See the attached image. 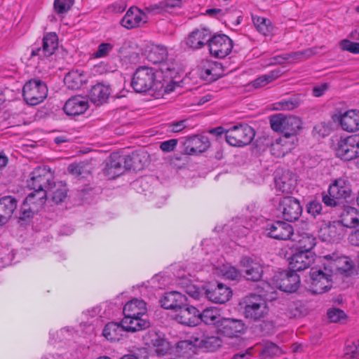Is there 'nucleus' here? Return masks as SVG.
Wrapping results in <instances>:
<instances>
[{"label":"nucleus","mask_w":359,"mask_h":359,"mask_svg":"<svg viewBox=\"0 0 359 359\" xmlns=\"http://www.w3.org/2000/svg\"><path fill=\"white\" fill-rule=\"evenodd\" d=\"M177 72L172 65H163L156 71L147 66L139 67L135 72L131 86L137 93L151 90L157 96H164L180 87Z\"/></svg>","instance_id":"nucleus-1"},{"label":"nucleus","mask_w":359,"mask_h":359,"mask_svg":"<svg viewBox=\"0 0 359 359\" xmlns=\"http://www.w3.org/2000/svg\"><path fill=\"white\" fill-rule=\"evenodd\" d=\"M53 174L48 166L36 168L29 175L28 187L34 190L36 197L46 200L48 189L53 184Z\"/></svg>","instance_id":"nucleus-2"},{"label":"nucleus","mask_w":359,"mask_h":359,"mask_svg":"<svg viewBox=\"0 0 359 359\" xmlns=\"http://www.w3.org/2000/svg\"><path fill=\"white\" fill-rule=\"evenodd\" d=\"M299 284L300 278L296 273L282 271L276 273L269 283H264L263 289L266 293H273L274 288L285 292H294Z\"/></svg>","instance_id":"nucleus-3"},{"label":"nucleus","mask_w":359,"mask_h":359,"mask_svg":"<svg viewBox=\"0 0 359 359\" xmlns=\"http://www.w3.org/2000/svg\"><path fill=\"white\" fill-rule=\"evenodd\" d=\"M321 266L313 267L310 271V290L314 294H323L330 290L333 284L332 270L320 259Z\"/></svg>","instance_id":"nucleus-4"},{"label":"nucleus","mask_w":359,"mask_h":359,"mask_svg":"<svg viewBox=\"0 0 359 359\" xmlns=\"http://www.w3.org/2000/svg\"><path fill=\"white\" fill-rule=\"evenodd\" d=\"M271 128L276 132L283 133L287 137L297 138L296 135L302 129V120L292 115L286 116L283 114L273 115L270 118Z\"/></svg>","instance_id":"nucleus-5"},{"label":"nucleus","mask_w":359,"mask_h":359,"mask_svg":"<svg viewBox=\"0 0 359 359\" xmlns=\"http://www.w3.org/2000/svg\"><path fill=\"white\" fill-rule=\"evenodd\" d=\"M244 316L245 318L257 321L265 318L269 308L264 299L260 295H250L244 300Z\"/></svg>","instance_id":"nucleus-6"},{"label":"nucleus","mask_w":359,"mask_h":359,"mask_svg":"<svg viewBox=\"0 0 359 359\" xmlns=\"http://www.w3.org/2000/svg\"><path fill=\"white\" fill-rule=\"evenodd\" d=\"M255 137V131L247 124L234 126L226 131V141L233 147L249 144Z\"/></svg>","instance_id":"nucleus-7"},{"label":"nucleus","mask_w":359,"mask_h":359,"mask_svg":"<svg viewBox=\"0 0 359 359\" xmlns=\"http://www.w3.org/2000/svg\"><path fill=\"white\" fill-rule=\"evenodd\" d=\"M48 88L45 83L39 79L27 81L22 89V96L25 102L30 105H36L42 102L47 97Z\"/></svg>","instance_id":"nucleus-8"},{"label":"nucleus","mask_w":359,"mask_h":359,"mask_svg":"<svg viewBox=\"0 0 359 359\" xmlns=\"http://www.w3.org/2000/svg\"><path fill=\"white\" fill-rule=\"evenodd\" d=\"M336 154L344 161H351L359 157V135L341 138L337 144Z\"/></svg>","instance_id":"nucleus-9"},{"label":"nucleus","mask_w":359,"mask_h":359,"mask_svg":"<svg viewBox=\"0 0 359 359\" xmlns=\"http://www.w3.org/2000/svg\"><path fill=\"white\" fill-rule=\"evenodd\" d=\"M246 327L242 320L236 318H222L218 322L217 332L228 338H237L245 333Z\"/></svg>","instance_id":"nucleus-10"},{"label":"nucleus","mask_w":359,"mask_h":359,"mask_svg":"<svg viewBox=\"0 0 359 359\" xmlns=\"http://www.w3.org/2000/svg\"><path fill=\"white\" fill-rule=\"evenodd\" d=\"M210 53L218 58H224L228 55L232 50V40L225 34H218L214 36H210L209 41Z\"/></svg>","instance_id":"nucleus-11"},{"label":"nucleus","mask_w":359,"mask_h":359,"mask_svg":"<svg viewBox=\"0 0 359 359\" xmlns=\"http://www.w3.org/2000/svg\"><path fill=\"white\" fill-rule=\"evenodd\" d=\"M144 54L149 62L154 65L159 64L160 67L166 65H172L175 68L173 63L168 62V52L164 46L154 43L147 44L144 48Z\"/></svg>","instance_id":"nucleus-12"},{"label":"nucleus","mask_w":359,"mask_h":359,"mask_svg":"<svg viewBox=\"0 0 359 359\" xmlns=\"http://www.w3.org/2000/svg\"><path fill=\"white\" fill-rule=\"evenodd\" d=\"M278 209L283 218L289 222L298 219L302 212L299 201L290 196L283 197L280 200Z\"/></svg>","instance_id":"nucleus-13"},{"label":"nucleus","mask_w":359,"mask_h":359,"mask_svg":"<svg viewBox=\"0 0 359 359\" xmlns=\"http://www.w3.org/2000/svg\"><path fill=\"white\" fill-rule=\"evenodd\" d=\"M334 274L336 272L344 273L350 271L353 267L351 259L340 255L338 252H332L320 257Z\"/></svg>","instance_id":"nucleus-14"},{"label":"nucleus","mask_w":359,"mask_h":359,"mask_svg":"<svg viewBox=\"0 0 359 359\" xmlns=\"http://www.w3.org/2000/svg\"><path fill=\"white\" fill-rule=\"evenodd\" d=\"M341 129L348 133L359 130V109H348L337 115Z\"/></svg>","instance_id":"nucleus-15"},{"label":"nucleus","mask_w":359,"mask_h":359,"mask_svg":"<svg viewBox=\"0 0 359 359\" xmlns=\"http://www.w3.org/2000/svg\"><path fill=\"white\" fill-rule=\"evenodd\" d=\"M267 235L277 240H291L293 235V228L291 224L277 221L268 225L266 229Z\"/></svg>","instance_id":"nucleus-16"},{"label":"nucleus","mask_w":359,"mask_h":359,"mask_svg":"<svg viewBox=\"0 0 359 359\" xmlns=\"http://www.w3.org/2000/svg\"><path fill=\"white\" fill-rule=\"evenodd\" d=\"M316 255L311 250H300L290 258V266L293 271L308 269L315 261Z\"/></svg>","instance_id":"nucleus-17"},{"label":"nucleus","mask_w":359,"mask_h":359,"mask_svg":"<svg viewBox=\"0 0 359 359\" xmlns=\"http://www.w3.org/2000/svg\"><path fill=\"white\" fill-rule=\"evenodd\" d=\"M44 203L45 201L43 198L36 197L35 194L30 193L20 208L19 218L25 220L32 217L34 214L40 210Z\"/></svg>","instance_id":"nucleus-18"},{"label":"nucleus","mask_w":359,"mask_h":359,"mask_svg":"<svg viewBox=\"0 0 359 359\" xmlns=\"http://www.w3.org/2000/svg\"><path fill=\"white\" fill-rule=\"evenodd\" d=\"M147 22L145 13L137 7H130L122 18L121 24L127 29H133L144 25Z\"/></svg>","instance_id":"nucleus-19"},{"label":"nucleus","mask_w":359,"mask_h":359,"mask_svg":"<svg viewBox=\"0 0 359 359\" xmlns=\"http://www.w3.org/2000/svg\"><path fill=\"white\" fill-rule=\"evenodd\" d=\"M198 315L199 311L196 307L184 303L177 310L175 319L181 324L194 326L198 323Z\"/></svg>","instance_id":"nucleus-20"},{"label":"nucleus","mask_w":359,"mask_h":359,"mask_svg":"<svg viewBox=\"0 0 359 359\" xmlns=\"http://www.w3.org/2000/svg\"><path fill=\"white\" fill-rule=\"evenodd\" d=\"M211 32L206 28H197L188 34L186 44L192 49H199L203 47L210 40Z\"/></svg>","instance_id":"nucleus-21"},{"label":"nucleus","mask_w":359,"mask_h":359,"mask_svg":"<svg viewBox=\"0 0 359 359\" xmlns=\"http://www.w3.org/2000/svg\"><path fill=\"white\" fill-rule=\"evenodd\" d=\"M241 266L245 269V278L252 281L260 280L263 273L262 264L259 261L245 257L241 260Z\"/></svg>","instance_id":"nucleus-22"},{"label":"nucleus","mask_w":359,"mask_h":359,"mask_svg":"<svg viewBox=\"0 0 359 359\" xmlns=\"http://www.w3.org/2000/svg\"><path fill=\"white\" fill-rule=\"evenodd\" d=\"M88 102L85 97L80 95L70 97L63 107L69 116H78L83 114L88 108Z\"/></svg>","instance_id":"nucleus-23"},{"label":"nucleus","mask_w":359,"mask_h":359,"mask_svg":"<svg viewBox=\"0 0 359 359\" xmlns=\"http://www.w3.org/2000/svg\"><path fill=\"white\" fill-rule=\"evenodd\" d=\"M58 46V38L55 33L46 34L43 39L42 47L33 50L32 55L48 57L53 54Z\"/></svg>","instance_id":"nucleus-24"},{"label":"nucleus","mask_w":359,"mask_h":359,"mask_svg":"<svg viewBox=\"0 0 359 359\" xmlns=\"http://www.w3.org/2000/svg\"><path fill=\"white\" fill-rule=\"evenodd\" d=\"M297 138L290 139L287 136H282L271 143L270 151L276 157L284 156L295 147Z\"/></svg>","instance_id":"nucleus-25"},{"label":"nucleus","mask_w":359,"mask_h":359,"mask_svg":"<svg viewBox=\"0 0 359 359\" xmlns=\"http://www.w3.org/2000/svg\"><path fill=\"white\" fill-rule=\"evenodd\" d=\"M328 192L333 198L345 199L351 195V184L346 177L338 178L330 185Z\"/></svg>","instance_id":"nucleus-26"},{"label":"nucleus","mask_w":359,"mask_h":359,"mask_svg":"<svg viewBox=\"0 0 359 359\" xmlns=\"http://www.w3.org/2000/svg\"><path fill=\"white\" fill-rule=\"evenodd\" d=\"M274 182L277 191L290 194L296 187L297 179L294 175L287 170L283 172L280 176H276Z\"/></svg>","instance_id":"nucleus-27"},{"label":"nucleus","mask_w":359,"mask_h":359,"mask_svg":"<svg viewBox=\"0 0 359 359\" xmlns=\"http://www.w3.org/2000/svg\"><path fill=\"white\" fill-rule=\"evenodd\" d=\"M344 235V227L339 221L333 222L320 229V236L325 241H336Z\"/></svg>","instance_id":"nucleus-28"},{"label":"nucleus","mask_w":359,"mask_h":359,"mask_svg":"<svg viewBox=\"0 0 359 359\" xmlns=\"http://www.w3.org/2000/svg\"><path fill=\"white\" fill-rule=\"evenodd\" d=\"M210 143L206 137L194 136L188 139L185 143V151L189 155L201 154L205 151Z\"/></svg>","instance_id":"nucleus-29"},{"label":"nucleus","mask_w":359,"mask_h":359,"mask_svg":"<svg viewBox=\"0 0 359 359\" xmlns=\"http://www.w3.org/2000/svg\"><path fill=\"white\" fill-rule=\"evenodd\" d=\"M291 240L296 243L297 248L304 250H311L316 245V238L308 231L297 230L292 236Z\"/></svg>","instance_id":"nucleus-30"},{"label":"nucleus","mask_w":359,"mask_h":359,"mask_svg":"<svg viewBox=\"0 0 359 359\" xmlns=\"http://www.w3.org/2000/svg\"><path fill=\"white\" fill-rule=\"evenodd\" d=\"M125 158L118 154H112L110 156L109 162L107 164L105 172L109 178H115L121 175L124 170Z\"/></svg>","instance_id":"nucleus-31"},{"label":"nucleus","mask_w":359,"mask_h":359,"mask_svg":"<svg viewBox=\"0 0 359 359\" xmlns=\"http://www.w3.org/2000/svg\"><path fill=\"white\" fill-rule=\"evenodd\" d=\"M207 297L211 302L216 304H224L229 300L231 296V290L222 283H218L215 288L206 292Z\"/></svg>","instance_id":"nucleus-32"},{"label":"nucleus","mask_w":359,"mask_h":359,"mask_svg":"<svg viewBox=\"0 0 359 359\" xmlns=\"http://www.w3.org/2000/svg\"><path fill=\"white\" fill-rule=\"evenodd\" d=\"M187 301L184 295L180 292L172 291L165 293L161 299V306L165 309H172L175 312Z\"/></svg>","instance_id":"nucleus-33"},{"label":"nucleus","mask_w":359,"mask_h":359,"mask_svg":"<svg viewBox=\"0 0 359 359\" xmlns=\"http://www.w3.org/2000/svg\"><path fill=\"white\" fill-rule=\"evenodd\" d=\"M17 201L11 196H4L0 199V225L6 224L16 209Z\"/></svg>","instance_id":"nucleus-34"},{"label":"nucleus","mask_w":359,"mask_h":359,"mask_svg":"<svg viewBox=\"0 0 359 359\" xmlns=\"http://www.w3.org/2000/svg\"><path fill=\"white\" fill-rule=\"evenodd\" d=\"M111 90L108 86L97 83L91 88L89 97L95 104L100 105L107 102Z\"/></svg>","instance_id":"nucleus-35"},{"label":"nucleus","mask_w":359,"mask_h":359,"mask_svg":"<svg viewBox=\"0 0 359 359\" xmlns=\"http://www.w3.org/2000/svg\"><path fill=\"white\" fill-rule=\"evenodd\" d=\"M143 316H124L121 323L128 332H137L149 327V322Z\"/></svg>","instance_id":"nucleus-36"},{"label":"nucleus","mask_w":359,"mask_h":359,"mask_svg":"<svg viewBox=\"0 0 359 359\" xmlns=\"http://www.w3.org/2000/svg\"><path fill=\"white\" fill-rule=\"evenodd\" d=\"M86 81V74L79 69L69 72L64 79L66 86L72 90L79 89Z\"/></svg>","instance_id":"nucleus-37"},{"label":"nucleus","mask_w":359,"mask_h":359,"mask_svg":"<svg viewBox=\"0 0 359 359\" xmlns=\"http://www.w3.org/2000/svg\"><path fill=\"white\" fill-rule=\"evenodd\" d=\"M146 313V303L141 299H134L126 303L123 307L124 316H144Z\"/></svg>","instance_id":"nucleus-38"},{"label":"nucleus","mask_w":359,"mask_h":359,"mask_svg":"<svg viewBox=\"0 0 359 359\" xmlns=\"http://www.w3.org/2000/svg\"><path fill=\"white\" fill-rule=\"evenodd\" d=\"M148 156L145 152H135L125 158L126 169L140 170L147 163Z\"/></svg>","instance_id":"nucleus-39"},{"label":"nucleus","mask_w":359,"mask_h":359,"mask_svg":"<svg viewBox=\"0 0 359 359\" xmlns=\"http://www.w3.org/2000/svg\"><path fill=\"white\" fill-rule=\"evenodd\" d=\"M344 227L353 228L359 224V210L353 207L347 206L341 214L339 221Z\"/></svg>","instance_id":"nucleus-40"},{"label":"nucleus","mask_w":359,"mask_h":359,"mask_svg":"<svg viewBox=\"0 0 359 359\" xmlns=\"http://www.w3.org/2000/svg\"><path fill=\"white\" fill-rule=\"evenodd\" d=\"M126 332L123 324L111 322L107 324L103 330L104 337L110 341H118L123 336Z\"/></svg>","instance_id":"nucleus-41"},{"label":"nucleus","mask_w":359,"mask_h":359,"mask_svg":"<svg viewBox=\"0 0 359 359\" xmlns=\"http://www.w3.org/2000/svg\"><path fill=\"white\" fill-rule=\"evenodd\" d=\"M195 345L199 348H204L208 351H214L221 346L222 341L216 336L202 334L195 337Z\"/></svg>","instance_id":"nucleus-42"},{"label":"nucleus","mask_w":359,"mask_h":359,"mask_svg":"<svg viewBox=\"0 0 359 359\" xmlns=\"http://www.w3.org/2000/svg\"><path fill=\"white\" fill-rule=\"evenodd\" d=\"M220 311L215 306L205 309L201 313L199 312L198 323L203 321L207 325H216L220 321Z\"/></svg>","instance_id":"nucleus-43"},{"label":"nucleus","mask_w":359,"mask_h":359,"mask_svg":"<svg viewBox=\"0 0 359 359\" xmlns=\"http://www.w3.org/2000/svg\"><path fill=\"white\" fill-rule=\"evenodd\" d=\"M302 96L297 95L287 100H283L273 104V109L277 111L293 110L302 103Z\"/></svg>","instance_id":"nucleus-44"},{"label":"nucleus","mask_w":359,"mask_h":359,"mask_svg":"<svg viewBox=\"0 0 359 359\" xmlns=\"http://www.w3.org/2000/svg\"><path fill=\"white\" fill-rule=\"evenodd\" d=\"M282 71L279 69L273 70L269 74L262 75L252 81L251 85L255 88L264 87L277 79L282 74Z\"/></svg>","instance_id":"nucleus-45"},{"label":"nucleus","mask_w":359,"mask_h":359,"mask_svg":"<svg viewBox=\"0 0 359 359\" xmlns=\"http://www.w3.org/2000/svg\"><path fill=\"white\" fill-rule=\"evenodd\" d=\"M67 189L62 182L53 183L48 189L47 194L52 196L53 201L55 203H60L64 201L67 196Z\"/></svg>","instance_id":"nucleus-46"},{"label":"nucleus","mask_w":359,"mask_h":359,"mask_svg":"<svg viewBox=\"0 0 359 359\" xmlns=\"http://www.w3.org/2000/svg\"><path fill=\"white\" fill-rule=\"evenodd\" d=\"M253 21L257 29L263 35L268 36L273 33V27L269 19L257 17L253 18Z\"/></svg>","instance_id":"nucleus-47"},{"label":"nucleus","mask_w":359,"mask_h":359,"mask_svg":"<svg viewBox=\"0 0 359 359\" xmlns=\"http://www.w3.org/2000/svg\"><path fill=\"white\" fill-rule=\"evenodd\" d=\"M151 344L155 348V352L158 355H165L170 348V343L157 334L153 336Z\"/></svg>","instance_id":"nucleus-48"},{"label":"nucleus","mask_w":359,"mask_h":359,"mask_svg":"<svg viewBox=\"0 0 359 359\" xmlns=\"http://www.w3.org/2000/svg\"><path fill=\"white\" fill-rule=\"evenodd\" d=\"M182 5V0H165L159 2L158 4L152 6L150 11L159 13L161 11L169 12L170 9L181 7Z\"/></svg>","instance_id":"nucleus-49"},{"label":"nucleus","mask_w":359,"mask_h":359,"mask_svg":"<svg viewBox=\"0 0 359 359\" xmlns=\"http://www.w3.org/2000/svg\"><path fill=\"white\" fill-rule=\"evenodd\" d=\"M217 273L230 280H238L241 277L240 271L229 264L222 265L217 268Z\"/></svg>","instance_id":"nucleus-50"},{"label":"nucleus","mask_w":359,"mask_h":359,"mask_svg":"<svg viewBox=\"0 0 359 359\" xmlns=\"http://www.w3.org/2000/svg\"><path fill=\"white\" fill-rule=\"evenodd\" d=\"M283 353V350L273 343H266L260 355L262 359L271 358L277 356H280Z\"/></svg>","instance_id":"nucleus-51"},{"label":"nucleus","mask_w":359,"mask_h":359,"mask_svg":"<svg viewBox=\"0 0 359 359\" xmlns=\"http://www.w3.org/2000/svg\"><path fill=\"white\" fill-rule=\"evenodd\" d=\"M195 337H192L190 340L181 341L177 344L178 351L182 355H191L196 353L198 346L195 345Z\"/></svg>","instance_id":"nucleus-52"},{"label":"nucleus","mask_w":359,"mask_h":359,"mask_svg":"<svg viewBox=\"0 0 359 359\" xmlns=\"http://www.w3.org/2000/svg\"><path fill=\"white\" fill-rule=\"evenodd\" d=\"M217 65L215 63L206 62L201 67V75L206 81H211L217 79L216 69Z\"/></svg>","instance_id":"nucleus-53"},{"label":"nucleus","mask_w":359,"mask_h":359,"mask_svg":"<svg viewBox=\"0 0 359 359\" xmlns=\"http://www.w3.org/2000/svg\"><path fill=\"white\" fill-rule=\"evenodd\" d=\"M316 51L313 49L309 48L304 50L297 51L289 54H285V56L287 57V60L297 61L303 59L309 58L311 56L316 54Z\"/></svg>","instance_id":"nucleus-54"},{"label":"nucleus","mask_w":359,"mask_h":359,"mask_svg":"<svg viewBox=\"0 0 359 359\" xmlns=\"http://www.w3.org/2000/svg\"><path fill=\"white\" fill-rule=\"evenodd\" d=\"M114 47V44L110 42L101 43L95 52L93 53V57L102 58L109 55Z\"/></svg>","instance_id":"nucleus-55"},{"label":"nucleus","mask_w":359,"mask_h":359,"mask_svg":"<svg viewBox=\"0 0 359 359\" xmlns=\"http://www.w3.org/2000/svg\"><path fill=\"white\" fill-rule=\"evenodd\" d=\"M346 359H359V340L352 341L346 346Z\"/></svg>","instance_id":"nucleus-56"},{"label":"nucleus","mask_w":359,"mask_h":359,"mask_svg":"<svg viewBox=\"0 0 359 359\" xmlns=\"http://www.w3.org/2000/svg\"><path fill=\"white\" fill-rule=\"evenodd\" d=\"M74 4V0H55L54 8L58 14L67 13Z\"/></svg>","instance_id":"nucleus-57"},{"label":"nucleus","mask_w":359,"mask_h":359,"mask_svg":"<svg viewBox=\"0 0 359 359\" xmlns=\"http://www.w3.org/2000/svg\"><path fill=\"white\" fill-rule=\"evenodd\" d=\"M327 318L332 323H339L346 318L344 312L339 309H330L327 311Z\"/></svg>","instance_id":"nucleus-58"},{"label":"nucleus","mask_w":359,"mask_h":359,"mask_svg":"<svg viewBox=\"0 0 359 359\" xmlns=\"http://www.w3.org/2000/svg\"><path fill=\"white\" fill-rule=\"evenodd\" d=\"M341 50L348 51L353 54L359 53V43L352 42L348 39H343L339 43Z\"/></svg>","instance_id":"nucleus-59"},{"label":"nucleus","mask_w":359,"mask_h":359,"mask_svg":"<svg viewBox=\"0 0 359 359\" xmlns=\"http://www.w3.org/2000/svg\"><path fill=\"white\" fill-rule=\"evenodd\" d=\"M177 144L176 139H171L161 143L160 148L164 152L172 151Z\"/></svg>","instance_id":"nucleus-60"},{"label":"nucleus","mask_w":359,"mask_h":359,"mask_svg":"<svg viewBox=\"0 0 359 359\" xmlns=\"http://www.w3.org/2000/svg\"><path fill=\"white\" fill-rule=\"evenodd\" d=\"M313 131L315 134H318L320 137H325L328 135L330 128L325 123H320L314 126Z\"/></svg>","instance_id":"nucleus-61"},{"label":"nucleus","mask_w":359,"mask_h":359,"mask_svg":"<svg viewBox=\"0 0 359 359\" xmlns=\"http://www.w3.org/2000/svg\"><path fill=\"white\" fill-rule=\"evenodd\" d=\"M322 210L321 205L318 202H311L307 205V211L312 216L318 215Z\"/></svg>","instance_id":"nucleus-62"},{"label":"nucleus","mask_w":359,"mask_h":359,"mask_svg":"<svg viewBox=\"0 0 359 359\" xmlns=\"http://www.w3.org/2000/svg\"><path fill=\"white\" fill-rule=\"evenodd\" d=\"M186 128L185 121L172 123L169 125V130L172 133H178Z\"/></svg>","instance_id":"nucleus-63"},{"label":"nucleus","mask_w":359,"mask_h":359,"mask_svg":"<svg viewBox=\"0 0 359 359\" xmlns=\"http://www.w3.org/2000/svg\"><path fill=\"white\" fill-rule=\"evenodd\" d=\"M68 172L75 176H79L82 174V167L77 163H72L68 166Z\"/></svg>","instance_id":"nucleus-64"}]
</instances>
